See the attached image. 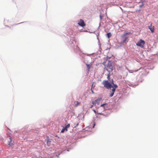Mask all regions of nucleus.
I'll use <instances>...</instances> for the list:
<instances>
[{"mask_svg": "<svg viewBox=\"0 0 158 158\" xmlns=\"http://www.w3.org/2000/svg\"><path fill=\"white\" fill-rule=\"evenodd\" d=\"M145 42L143 40H140L136 44L137 46L140 47L141 48H143Z\"/></svg>", "mask_w": 158, "mask_h": 158, "instance_id": "obj_5", "label": "nucleus"}, {"mask_svg": "<svg viewBox=\"0 0 158 158\" xmlns=\"http://www.w3.org/2000/svg\"><path fill=\"white\" fill-rule=\"evenodd\" d=\"M93 111L95 114H96L97 112L95 110H94Z\"/></svg>", "mask_w": 158, "mask_h": 158, "instance_id": "obj_18", "label": "nucleus"}, {"mask_svg": "<svg viewBox=\"0 0 158 158\" xmlns=\"http://www.w3.org/2000/svg\"><path fill=\"white\" fill-rule=\"evenodd\" d=\"M101 100V98H98V99H97L94 101L92 103L94 105H95L97 104H98V105H99V102Z\"/></svg>", "mask_w": 158, "mask_h": 158, "instance_id": "obj_8", "label": "nucleus"}, {"mask_svg": "<svg viewBox=\"0 0 158 158\" xmlns=\"http://www.w3.org/2000/svg\"><path fill=\"white\" fill-rule=\"evenodd\" d=\"M51 139H49L47 140V144L48 146H50L51 144Z\"/></svg>", "mask_w": 158, "mask_h": 158, "instance_id": "obj_11", "label": "nucleus"}, {"mask_svg": "<svg viewBox=\"0 0 158 158\" xmlns=\"http://www.w3.org/2000/svg\"><path fill=\"white\" fill-rule=\"evenodd\" d=\"M87 68L88 69V70H89L90 69V66L89 64H86Z\"/></svg>", "mask_w": 158, "mask_h": 158, "instance_id": "obj_13", "label": "nucleus"}, {"mask_svg": "<svg viewBox=\"0 0 158 158\" xmlns=\"http://www.w3.org/2000/svg\"><path fill=\"white\" fill-rule=\"evenodd\" d=\"M98 114H100V115H104V116L105 115L103 114H102V113H98Z\"/></svg>", "mask_w": 158, "mask_h": 158, "instance_id": "obj_16", "label": "nucleus"}, {"mask_svg": "<svg viewBox=\"0 0 158 158\" xmlns=\"http://www.w3.org/2000/svg\"><path fill=\"white\" fill-rule=\"evenodd\" d=\"M110 73H109L107 75V76H109V77H110Z\"/></svg>", "mask_w": 158, "mask_h": 158, "instance_id": "obj_17", "label": "nucleus"}, {"mask_svg": "<svg viewBox=\"0 0 158 158\" xmlns=\"http://www.w3.org/2000/svg\"><path fill=\"white\" fill-rule=\"evenodd\" d=\"M111 84H112V86H111V87L112 88V89L111 90V93L110 95V97H112L113 96L114 93L115 91L116 88L118 87L117 85L114 83L113 80H112Z\"/></svg>", "mask_w": 158, "mask_h": 158, "instance_id": "obj_2", "label": "nucleus"}, {"mask_svg": "<svg viewBox=\"0 0 158 158\" xmlns=\"http://www.w3.org/2000/svg\"><path fill=\"white\" fill-rule=\"evenodd\" d=\"M91 91L92 92V93H93V94H94V91L92 90V88L91 89Z\"/></svg>", "mask_w": 158, "mask_h": 158, "instance_id": "obj_20", "label": "nucleus"}, {"mask_svg": "<svg viewBox=\"0 0 158 158\" xmlns=\"http://www.w3.org/2000/svg\"><path fill=\"white\" fill-rule=\"evenodd\" d=\"M131 71V70H130V71H129V72H130V73H133V72H132V71Z\"/></svg>", "mask_w": 158, "mask_h": 158, "instance_id": "obj_21", "label": "nucleus"}, {"mask_svg": "<svg viewBox=\"0 0 158 158\" xmlns=\"http://www.w3.org/2000/svg\"><path fill=\"white\" fill-rule=\"evenodd\" d=\"M149 29H150L152 32L153 33L154 32V26H152L151 24L150 26H149Z\"/></svg>", "mask_w": 158, "mask_h": 158, "instance_id": "obj_10", "label": "nucleus"}, {"mask_svg": "<svg viewBox=\"0 0 158 158\" xmlns=\"http://www.w3.org/2000/svg\"><path fill=\"white\" fill-rule=\"evenodd\" d=\"M132 33L131 32H126L121 36V37L124 40H127L131 36Z\"/></svg>", "mask_w": 158, "mask_h": 158, "instance_id": "obj_3", "label": "nucleus"}, {"mask_svg": "<svg viewBox=\"0 0 158 158\" xmlns=\"http://www.w3.org/2000/svg\"><path fill=\"white\" fill-rule=\"evenodd\" d=\"M107 78L108 80H110V77L107 76Z\"/></svg>", "mask_w": 158, "mask_h": 158, "instance_id": "obj_19", "label": "nucleus"}, {"mask_svg": "<svg viewBox=\"0 0 158 158\" xmlns=\"http://www.w3.org/2000/svg\"><path fill=\"white\" fill-rule=\"evenodd\" d=\"M78 24L79 26L82 27H84L85 25V23L84 21L81 19L78 22Z\"/></svg>", "mask_w": 158, "mask_h": 158, "instance_id": "obj_6", "label": "nucleus"}, {"mask_svg": "<svg viewBox=\"0 0 158 158\" xmlns=\"http://www.w3.org/2000/svg\"><path fill=\"white\" fill-rule=\"evenodd\" d=\"M111 34L110 33H108L106 34V36L108 38H109L111 36Z\"/></svg>", "mask_w": 158, "mask_h": 158, "instance_id": "obj_12", "label": "nucleus"}, {"mask_svg": "<svg viewBox=\"0 0 158 158\" xmlns=\"http://www.w3.org/2000/svg\"><path fill=\"white\" fill-rule=\"evenodd\" d=\"M80 104V102H77V104L76 105V106H78Z\"/></svg>", "mask_w": 158, "mask_h": 158, "instance_id": "obj_15", "label": "nucleus"}, {"mask_svg": "<svg viewBox=\"0 0 158 158\" xmlns=\"http://www.w3.org/2000/svg\"><path fill=\"white\" fill-rule=\"evenodd\" d=\"M136 71H137L136 70H135V71H134V72H136Z\"/></svg>", "mask_w": 158, "mask_h": 158, "instance_id": "obj_24", "label": "nucleus"}, {"mask_svg": "<svg viewBox=\"0 0 158 158\" xmlns=\"http://www.w3.org/2000/svg\"><path fill=\"white\" fill-rule=\"evenodd\" d=\"M107 105V103H104L102 105H101L100 106L101 107H104V106L105 105Z\"/></svg>", "mask_w": 158, "mask_h": 158, "instance_id": "obj_14", "label": "nucleus"}, {"mask_svg": "<svg viewBox=\"0 0 158 158\" xmlns=\"http://www.w3.org/2000/svg\"><path fill=\"white\" fill-rule=\"evenodd\" d=\"M110 83L109 82L108 80H104L102 81V84L107 89H109L111 88V86H112V84H111L112 82V81H110Z\"/></svg>", "mask_w": 158, "mask_h": 158, "instance_id": "obj_1", "label": "nucleus"}, {"mask_svg": "<svg viewBox=\"0 0 158 158\" xmlns=\"http://www.w3.org/2000/svg\"><path fill=\"white\" fill-rule=\"evenodd\" d=\"M70 126V125L69 124H68L67 125L65 126V127H63V129H62L61 131V133H63L65 131H67L68 128H69Z\"/></svg>", "mask_w": 158, "mask_h": 158, "instance_id": "obj_7", "label": "nucleus"}, {"mask_svg": "<svg viewBox=\"0 0 158 158\" xmlns=\"http://www.w3.org/2000/svg\"><path fill=\"white\" fill-rule=\"evenodd\" d=\"M93 106V105H92L91 107H90V108H92Z\"/></svg>", "mask_w": 158, "mask_h": 158, "instance_id": "obj_22", "label": "nucleus"}, {"mask_svg": "<svg viewBox=\"0 0 158 158\" xmlns=\"http://www.w3.org/2000/svg\"><path fill=\"white\" fill-rule=\"evenodd\" d=\"M103 110H105V107H104V109H103Z\"/></svg>", "mask_w": 158, "mask_h": 158, "instance_id": "obj_23", "label": "nucleus"}, {"mask_svg": "<svg viewBox=\"0 0 158 158\" xmlns=\"http://www.w3.org/2000/svg\"><path fill=\"white\" fill-rule=\"evenodd\" d=\"M8 144L9 147H12L14 144V142L11 139V137L10 136L9 137V139L8 141Z\"/></svg>", "mask_w": 158, "mask_h": 158, "instance_id": "obj_4", "label": "nucleus"}, {"mask_svg": "<svg viewBox=\"0 0 158 158\" xmlns=\"http://www.w3.org/2000/svg\"><path fill=\"white\" fill-rule=\"evenodd\" d=\"M107 67L109 69H110L111 71H112L114 68V66L110 63L108 64Z\"/></svg>", "mask_w": 158, "mask_h": 158, "instance_id": "obj_9", "label": "nucleus"}, {"mask_svg": "<svg viewBox=\"0 0 158 158\" xmlns=\"http://www.w3.org/2000/svg\"><path fill=\"white\" fill-rule=\"evenodd\" d=\"M94 125H95V124H94V126H93V127H94Z\"/></svg>", "mask_w": 158, "mask_h": 158, "instance_id": "obj_25", "label": "nucleus"}]
</instances>
